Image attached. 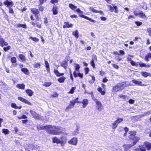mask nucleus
Masks as SVG:
<instances>
[{
    "instance_id": "obj_1",
    "label": "nucleus",
    "mask_w": 151,
    "mask_h": 151,
    "mask_svg": "<svg viewBox=\"0 0 151 151\" xmlns=\"http://www.w3.org/2000/svg\"><path fill=\"white\" fill-rule=\"evenodd\" d=\"M45 129L49 134L56 135L61 134V131L63 130V128L60 127L48 125L45 126Z\"/></svg>"
},
{
    "instance_id": "obj_2",
    "label": "nucleus",
    "mask_w": 151,
    "mask_h": 151,
    "mask_svg": "<svg viewBox=\"0 0 151 151\" xmlns=\"http://www.w3.org/2000/svg\"><path fill=\"white\" fill-rule=\"evenodd\" d=\"M136 133L135 132H130V135L129 137V138L132 139L134 142L132 145L130 144L124 145L123 147L124 148V151H127L131 147L135 145L139 140V137L134 136V135L136 134Z\"/></svg>"
},
{
    "instance_id": "obj_3",
    "label": "nucleus",
    "mask_w": 151,
    "mask_h": 151,
    "mask_svg": "<svg viewBox=\"0 0 151 151\" xmlns=\"http://www.w3.org/2000/svg\"><path fill=\"white\" fill-rule=\"evenodd\" d=\"M76 11V12H78V13L80 17H81L84 18L86 19L89 20L92 22H95V20L89 18L88 17L84 15H83L82 14L83 13V12L81 11L79 8L77 9Z\"/></svg>"
},
{
    "instance_id": "obj_4",
    "label": "nucleus",
    "mask_w": 151,
    "mask_h": 151,
    "mask_svg": "<svg viewBox=\"0 0 151 151\" xmlns=\"http://www.w3.org/2000/svg\"><path fill=\"white\" fill-rule=\"evenodd\" d=\"M112 89L113 92H117L122 89L119 83H118L116 85L113 86Z\"/></svg>"
},
{
    "instance_id": "obj_5",
    "label": "nucleus",
    "mask_w": 151,
    "mask_h": 151,
    "mask_svg": "<svg viewBox=\"0 0 151 151\" xmlns=\"http://www.w3.org/2000/svg\"><path fill=\"white\" fill-rule=\"evenodd\" d=\"M24 147L26 150L35 149L37 148L36 146L32 144H26Z\"/></svg>"
},
{
    "instance_id": "obj_6",
    "label": "nucleus",
    "mask_w": 151,
    "mask_h": 151,
    "mask_svg": "<svg viewBox=\"0 0 151 151\" xmlns=\"http://www.w3.org/2000/svg\"><path fill=\"white\" fill-rule=\"evenodd\" d=\"M30 112L32 116L35 119H41V116L40 115L37 114L35 111L32 110H30Z\"/></svg>"
},
{
    "instance_id": "obj_7",
    "label": "nucleus",
    "mask_w": 151,
    "mask_h": 151,
    "mask_svg": "<svg viewBox=\"0 0 151 151\" xmlns=\"http://www.w3.org/2000/svg\"><path fill=\"white\" fill-rule=\"evenodd\" d=\"M78 139L76 137H73L70 140L68 141V143L71 145H76L78 143Z\"/></svg>"
},
{
    "instance_id": "obj_8",
    "label": "nucleus",
    "mask_w": 151,
    "mask_h": 151,
    "mask_svg": "<svg viewBox=\"0 0 151 151\" xmlns=\"http://www.w3.org/2000/svg\"><path fill=\"white\" fill-rule=\"evenodd\" d=\"M4 4L6 5L7 7L9 8L12 7L14 5V3L13 1H9L7 0L4 2Z\"/></svg>"
},
{
    "instance_id": "obj_9",
    "label": "nucleus",
    "mask_w": 151,
    "mask_h": 151,
    "mask_svg": "<svg viewBox=\"0 0 151 151\" xmlns=\"http://www.w3.org/2000/svg\"><path fill=\"white\" fill-rule=\"evenodd\" d=\"M89 9L91 11L95 13H99L103 15L104 14L102 11H97L93 7H89Z\"/></svg>"
},
{
    "instance_id": "obj_10",
    "label": "nucleus",
    "mask_w": 151,
    "mask_h": 151,
    "mask_svg": "<svg viewBox=\"0 0 151 151\" xmlns=\"http://www.w3.org/2000/svg\"><path fill=\"white\" fill-rule=\"evenodd\" d=\"M132 82L135 84L140 86H145L146 85L142 84V82L141 81H139L138 80H133L132 81Z\"/></svg>"
},
{
    "instance_id": "obj_11",
    "label": "nucleus",
    "mask_w": 151,
    "mask_h": 151,
    "mask_svg": "<svg viewBox=\"0 0 151 151\" xmlns=\"http://www.w3.org/2000/svg\"><path fill=\"white\" fill-rule=\"evenodd\" d=\"M96 104L97 105V109L99 111H101V104L99 101L97 99H95V100Z\"/></svg>"
},
{
    "instance_id": "obj_12",
    "label": "nucleus",
    "mask_w": 151,
    "mask_h": 151,
    "mask_svg": "<svg viewBox=\"0 0 151 151\" xmlns=\"http://www.w3.org/2000/svg\"><path fill=\"white\" fill-rule=\"evenodd\" d=\"M18 99L20 101L24 102L25 104L30 105H32V104L29 102L22 97H18Z\"/></svg>"
},
{
    "instance_id": "obj_13",
    "label": "nucleus",
    "mask_w": 151,
    "mask_h": 151,
    "mask_svg": "<svg viewBox=\"0 0 151 151\" xmlns=\"http://www.w3.org/2000/svg\"><path fill=\"white\" fill-rule=\"evenodd\" d=\"M19 57L20 60V61H21L24 62L26 61L27 60V58L25 57V56L23 54H19Z\"/></svg>"
},
{
    "instance_id": "obj_14",
    "label": "nucleus",
    "mask_w": 151,
    "mask_h": 151,
    "mask_svg": "<svg viewBox=\"0 0 151 151\" xmlns=\"http://www.w3.org/2000/svg\"><path fill=\"white\" fill-rule=\"evenodd\" d=\"M73 75L74 77H79L81 78H82L83 77V74L81 73H77L76 72H74Z\"/></svg>"
},
{
    "instance_id": "obj_15",
    "label": "nucleus",
    "mask_w": 151,
    "mask_h": 151,
    "mask_svg": "<svg viewBox=\"0 0 151 151\" xmlns=\"http://www.w3.org/2000/svg\"><path fill=\"white\" fill-rule=\"evenodd\" d=\"M119 83L120 84V86L122 89H124V87H127L129 85L128 82L126 81L125 82Z\"/></svg>"
},
{
    "instance_id": "obj_16",
    "label": "nucleus",
    "mask_w": 151,
    "mask_h": 151,
    "mask_svg": "<svg viewBox=\"0 0 151 151\" xmlns=\"http://www.w3.org/2000/svg\"><path fill=\"white\" fill-rule=\"evenodd\" d=\"M76 102L77 101L76 100H74L72 101H71L69 106L66 108V109H67L69 108H72Z\"/></svg>"
},
{
    "instance_id": "obj_17",
    "label": "nucleus",
    "mask_w": 151,
    "mask_h": 151,
    "mask_svg": "<svg viewBox=\"0 0 151 151\" xmlns=\"http://www.w3.org/2000/svg\"><path fill=\"white\" fill-rule=\"evenodd\" d=\"M144 146H145L148 150L151 149V143L149 142H145L144 144Z\"/></svg>"
},
{
    "instance_id": "obj_18",
    "label": "nucleus",
    "mask_w": 151,
    "mask_h": 151,
    "mask_svg": "<svg viewBox=\"0 0 151 151\" xmlns=\"http://www.w3.org/2000/svg\"><path fill=\"white\" fill-rule=\"evenodd\" d=\"M60 139H61L60 141L62 144H65L67 140L66 137L63 136H61Z\"/></svg>"
},
{
    "instance_id": "obj_19",
    "label": "nucleus",
    "mask_w": 151,
    "mask_h": 151,
    "mask_svg": "<svg viewBox=\"0 0 151 151\" xmlns=\"http://www.w3.org/2000/svg\"><path fill=\"white\" fill-rule=\"evenodd\" d=\"M73 26V24L71 23H69L68 22H65L64 23V24L63 26V27L65 28L70 27H72Z\"/></svg>"
},
{
    "instance_id": "obj_20",
    "label": "nucleus",
    "mask_w": 151,
    "mask_h": 151,
    "mask_svg": "<svg viewBox=\"0 0 151 151\" xmlns=\"http://www.w3.org/2000/svg\"><path fill=\"white\" fill-rule=\"evenodd\" d=\"M139 17L143 19L145 18L147 19L146 16L145 14L142 11H139Z\"/></svg>"
},
{
    "instance_id": "obj_21",
    "label": "nucleus",
    "mask_w": 151,
    "mask_h": 151,
    "mask_svg": "<svg viewBox=\"0 0 151 151\" xmlns=\"http://www.w3.org/2000/svg\"><path fill=\"white\" fill-rule=\"evenodd\" d=\"M52 140L53 142L54 143H56L57 144H61L60 140L56 137H53L52 139Z\"/></svg>"
},
{
    "instance_id": "obj_22",
    "label": "nucleus",
    "mask_w": 151,
    "mask_h": 151,
    "mask_svg": "<svg viewBox=\"0 0 151 151\" xmlns=\"http://www.w3.org/2000/svg\"><path fill=\"white\" fill-rule=\"evenodd\" d=\"M139 148H137L134 150L135 151H146L145 147L142 146H139Z\"/></svg>"
},
{
    "instance_id": "obj_23",
    "label": "nucleus",
    "mask_w": 151,
    "mask_h": 151,
    "mask_svg": "<svg viewBox=\"0 0 151 151\" xmlns=\"http://www.w3.org/2000/svg\"><path fill=\"white\" fill-rule=\"evenodd\" d=\"M83 104V107L84 108L88 104V101L87 99H84L83 100L82 102Z\"/></svg>"
},
{
    "instance_id": "obj_24",
    "label": "nucleus",
    "mask_w": 151,
    "mask_h": 151,
    "mask_svg": "<svg viewBox=\"0 0 151 151\" xmlns=\"http://www.w3.org/2000/svg\"><path fill=\"white\" fill-rule=\"evenodd\" d=\"M139 65L141 68L144 67L149 68L151 66L150 65H146L144 63H139Z\"/></svg>"
},
{
    "instance_id": "obj_25",
    "label": "nucleus",
    "mask_w": 151,
    "mask_h": 151,
    "mask_svg": "<svg viewBox=\"0 0 151 151\" xmlns=\"http://www.w3.org/2000/svg\"><path fill=\"white\" fill-rule=\"evenodd\" d=\"M31 11L35 15L37 14L39 12L38 9L35 8L31 9Z\"/></svg>"
},
{
    "instance_id": "obj_26",
    "label": "nucleus",
    "mask_w": 151,
    "mask_h": 151,
    "mask_svg": "<svg viewBox=\"0 0 151 151\" xmlns=\"http://www.w3.org/2000/svg\"><path fill=\"white\" fill-rule=\"evenodd\" d=\"M26 93L30 96H31L32 95L33 93V91L30 89H27L26 90Z\"/></svg>"
},
{
    "instance_id": "obj_27",
    "label": "nucleus",
    "mask_w": 151,
    "mask_h": 151,
    "mask_svg": "<svg viewBox=\"0 0 151 151\" xmlns=\"http://www.w3.org/2000/svg\"><path fill=\"white\" fill-rule=\"evenodd\" d=\"M151 58V53H148L145 57V60L148 61L149 60L150 58Z\"/></svg>"
},
{
    "instance_id": "obj_28",
    "label": "nucleus",
    "mask_w": 151,
    "mask_h": 151,
    "mask_svg": "<svg viewBox=\"0 0 151 151\" xmlns=\"http://www.w3.org/2000/svg\"><path fill=\"white\" fill-rule=\"evenodd\" d=\"M73 35H74L76 39L79 37L78 32V30H76L75 31L73 32Z\"/></svg>"
},
{
    "instance_id": "obj_29",
    "label": "nucleus",
    "mask_w": 151,
    "mask_h": 151,
    "mask_svg": "<svg viewBox=\"0 0 151 151\" xmlns=\"http://www.w3.org/2000/svg\"><path fill=\"white\" fill-rule=\"evenodd\" d=\"M17 87L19 89H24V88L25 85L24 83L18 84Z\"/></svg>"
},
{
    "instance_id": "obj_30",
    "label": "nucleus",
    "mask_w": 151,
    "mask_h": 151,
    "mask_svg": "<svg viewBox=\"0 0 151 151\" xmlns=\"http://www.w3.org/2000/svg\"><path fill=\"white\" fill-rule=\"evenodd\" d=\"M66 78L64 76H62L58 79V81L60 83H63L64 82Z\"/></svg>"
},
{
    "instance_id": "obj_31",
    "label": "nucleus",
    "mask_w": 151,
    "mask_h": 151,
    "mask_svg": "<svg viewBox=\"0 0 151 151\" xmlns=\"http://www.w3.org/2000/svg\"><path fill=\"white\" fill-rule=\"evenodd\" d=\"M21 70L26 74H28L29 73V70L27 68H23L21 69Z\"/></svg>"
},
{
    "instance_id": "obj_32",
    "label": "nucleus",
    "mask_w": 151,
    "mask_h": 151,
    "mask_svg": "<svg viewBox=\"0 0 151 151\" xmlns=\"http://www.w3.org/2000/svg\"><path fill=\"white\" fill-rule=\"evenodd\" d=\"M53 12L54 14H57L58 8L56 6L53 7Z\"/></svg>"
},
{
    "instance_id": "obj_33",
    "label": "nucleus",
    "mask_w": 151,
    "mask_h": 151,
    "mask_svg": "<svg viewBox=\"0 0 151 151\" xmlns=\"http://www.w3.org/2000/svg\"><path fill=\"white\" fill-rule=\"evenodd\" d=\"M69 6L72 10H74L75 9H76L77 8V6H74L71 4H69Z\"/></svg>"
},
{
    "instance_id": "obj_34",
    "label": "nucleus",
    "mask_w": 151,
    "mask_h": 151,
    "mask_svg": "<svg viewBox=\"0 0 151 151\" xmlns=\"http://www.w3.org/2000/svg\"><path fill=\"white\" fill-rule=\"evenodd\" d=\"M150 114H151V110L145 112L143 114L141 115L140 116L141 117H142L146 115H148Z\"/></svg>"
},
{
    "instance_id": "obj_35",
    "label": "nucleus",
    "mask_w": 151,
    "mask_h": 151,
    "mask_svg": "<svg viewBox=\"0 0 151 151\" xmlns=\"http://www.w3.org/2000/svg\"><path fill=\"white\" fill-rule=\"evenodd\" d=\"M17 27H22L25 29L27 28V26L26 24H17Z\"/></svg>"
},
{
    "instance_id": "obj_36",
    "label": "nucleus",
    "mask_w": 151,
    "mask_h": 151,
    "mask_svg": "<svg viewBox=\"0 0 151 151\" xmlns=\"http://www.w3.org/2000/svg\"><path fill=\"white\" fill-rule=\"evenodd\" d=\"M98 91L100 92L102 95H104L105 94V92L104 91H102V89L101 88L99 87L98 88Z\"/></svg>"
},
{
    "instance_id": "obj_37",
    "label": "nucleus",
    "mask_w": 151,
    "mask_h": 151,
    "mask_svg": "<svg viewBox=\"0 0 151 151\" xmlns=\"http://www.w3.org/2000/svg\"><path fill=\"white\" fill-rule=\"evenodd\" d=\"M76 89V87H72L70 90V91L68 92L70 94H73L74 92V90Z\"/></svg>"
},
{
    "instance_id": "obj_38",
    "label": "nucleus",
    "mask_w": 151,
    "mask_h": 151,
    "mask_svg": "<svg viewBox=\"0 0 151 151\" xmlns=\"http://www.w3.org/2000/svg\"><path fill=\"white\" fill-rule=\"evenodd\" d=\"M11 61L12 63H16L17 61L16 58L14 57H12L11 58Z\"/></svg>"
},
{
    "instance_id": "obj_39",
    "label": "nucleus",
    "mask_w": 151,
    "mask_h": 151,
    "mask_svg": "<svg viewBox=\"0 0 151 151\" xmlns=\"http://www.w3.org/2000/svg\"><path fill=\"white\" fill-rule=\"evenodd\" d=\"M118 124L115 121L114 122L112 123V128L113 129H115L117 127Z\"/></svg>"
},
{
    "instance_id": "obj_40",
    "label": "nucleus",
    "mask_w": 151,
    "mask_h": 151,
    "mask_svg": "<svg viewBox=\"0 0 151 151\" xmlns=\"http://www.w3.org/2000/svg\"><path fill=\"white\" fill-rule=\"evenodd\" d=\"M61 66L66 69L67 68V63L64 62L61 64Z\"/></svg>"
},
{
    "instance_id": "obj_41",
    "label": "nucleus",
    "mask_w": 151,
    "mask_h": 151,
    "mask_svg": "<svg viewBox=\"0 0 151 151\" xmlns=\"http://www.w3.org/2000/svg\"><path fill=\"white\" fill-rule=\"evenodd\" d=\"M141 74L142 76L145 77H147L148 76V73L145 72H141Z\"/></svg>"
},
{
    "instance_id": "obj_42",
    "label": "nucleus",
    "mask_w": 151,
    "mask_h": 151,
    "mask_svg": "<svg viewBox=\"0 0 151 151\" xmlns=\"http://www.w3.org/2000/svg\"><path fill=\"white\" fill-rule=\"evenodd\" d=\"M123 120V118H118L117 120L115 121L118 124H119Z\"/></svg>"
},
{
    "instance_id": "obj_43",
    "label": "nucleus",
    "mask_w": 151,
    "mask_h": 151,
    "mask_svg": "<svg viewBox=\"0 0 151 151\" xmlns=\"http://www.w3.org/2000/svg\"><path fill=\"white\" fill-rule=\"evenodd\" d=\"M78 129L79 128L78 126L77 127V128L75 130L74 132L72 133V134L73 135H76L78 132Z\"/></svg>"
},
{
    "instance_id": "obj_44",
    "label": "nucleus",
    "mask_w": 151,
    "mask_h": 151,
    "mask_svg": "<svg viewBox=\"0 0 151 151\" xmlns=\"http://www.w3.org/2000/svg\"><path fill=\"white\" fill-rule=\"evenodd\" d=\"M37 128L40 130L44 129H45V126H41L40 125H38L37 127Z\"/></svg>"
},
{
    "instance_id": "obj_45",
    "label": "nucleus",
    "mask_w": 151,
    "mask_h": 151,
    "mask_svg": "<svg viewBox=\"0 0 151 151\" xmlns=\"http://www.w3.org/2000/svg\"><path fill=\"white\" fill-rule=\"evenodd\" d=\"M74 67L75 70L78 71H79V70L80 68V65L78 64H76Z\"/></svg>"
},
{
    "instance_id": "obj_46",
    "label": "nucleus",
    "mask_w": 151,
    "mask_h": 151,
    "mask_svg": "<svg viewBox=\"0 0 151 151\" xmlns=\"http://www.w3.org/2000/svg\"><path fill=\"white\" fill-rule=\"evenodd\" d=\"M9 130L7 129H2V132L4 133L5 134H7L9 132Z\"/></svg>"
},
{
    "instance_id": "obj_47",
    "label": "nucleus",
    "mask_w": 151,
    "mask_h": 151,
    "mask_svg": "<svg viewBox=\"0 0 151 151\" xmlns=\"http://www.w3.org/2000/svg\"><path fill=\"white\" fill-rule=\"evenodd\" d=\"M52 84V83L50 82H45L44 84H43V86H45L48 87L50 86Z\"/></svg>"
},
{
    "instance_id": "obj_48",
    "label": "nucleus",
    "mask_w": 151,
    "mask_h": 151,
    "mask_svg": "<svg viewBox=\"0 0 151 151\" xmlns=\"http://www.w3.org/2000/svg\"><path fill=\"white\" fill-rule=\"evenodd\" d=\"M54 72L55 74L56 75V76L58 77L60 76V73H59L58 71L55 69L54 70Z\"/></svg>"
},
{
    "instance_id": "obj_49",
    "label": "nucleus",
    "mask_w": 151,
    "mask_h": 151,
    "mask_svg": "<svg viewBox=\"0 0 151 151\" xmlns=\"http://www.w3.org/2000/svg\"><path fill=\"white\" fill-rule=\"evenodd\" d=\"M4 42V40L2 38L0 37V45L2 47H3Z\"/></svg>"
},
{
    "instance_id": "obj_50",
    "label": "nucleus",
    "mask_w": 151,
    "mask_h": 151,
    "mask_svg": "<svg viewBox=\"0 0 151 151\" xmlns=\"http://www.w3.org/2000/svg\"><path fill=\"white\" fill-rule=\"evenodd\" d=\"M91 65L93 67V68H95V64L94 63V60L93 59H92L91 62Z\"/></svg>"
},
{
    "instance_id": "obj_51",
    "label": "nucleus",
    "mask_w": 151,
    "mask_h": 151,
    "mask_svg": "<svg viewBox=\"0 0 151 151\" xmlns=\"http://www.w3.org/2000/svg\"><path fill=\"white\" fill-rule=\"evenodd\" d=\"M30 39L32 40L33 41L35 42H38L39 41V39L36 37H32L29 38Z\"/></svg>"
},
{
    "instance_id": "obj_52",
    "label": "nucleus",
    "mask_w": 151,
    "mask_h": 151,
    "mask_svg": "<svg viewBox=\"0 0 151 151\" xmlns=\"http://www.w3.org/2000/svg\"><path fill=\"white\" fill-rule=\"evenodd\" d=\"M109 7V10L111 12H113L114 11V7H112L110 5H108Z\"/></svg>"
},
{
    "instance_id": "obj_53",
    "label": "nucleus",
    "mask_w": 151,
    "mask_h": 151,
    "mask_svg": "<svg viewBox=\"0 0 151 151\" xmlns=\"http://www.w3.org/2000/svg\"><path fill=\"white\" fill-rule=\"evenodd\" d=\"M135 23L138 26H141L142 24V22H139L136 21L135 22Z\"/></svg>"
},
{
    "instance_id": "obj_54",
    "label": "nucleus",
    "mask_w": 151,
    "mask_h": 151,
    "mask_svg": "<svg viewBox=\"0 0 151 151\" xmlns=\"http://www.w3.org/2000/svg\"><path fill=\"white\" fill-rule=\"evenodd\" d=\"M147 32L149 33V35L150 36H151V28H149L147 29Z\"/></svg>"
},
{
    "instance_id": "obj_55",
    "label": "nucleus",
    "mask_w": 151,
    "mask_h": 151,
    "mask_svg": "<svg viewBox=\"0 0 151 151\" xmlns=\"http://www.w3.org/2000/svg\"><path fill=\"white\" fill-rule=\"evenodd\" d=\"M130 63L131 64L134 66H136L137 65V64L135 62H134L133 61H131L130 62Z\"/></svg>"
},
{
    "instance_id": "obj_56",
    "label": "nucleus",
    "mask_w": 151,
    "mask_h": 151,
    "mask_svg": "<svg viewBox=\"0 0 151 151\" xmlns=\"http://www.w3.org/2000/svg\"><path fill=\"white\" fill-rule=\"evenodd\" d=\"M34 66L35 68H38L40 66V64L38 63H37L34 64Z\"/></svg>"
},
{
    "instance_id": "obj_57",
    "label": "nucleus",
    "mask_w": 151,
    "mask_h": 151,
    "mask_svg": "<svg viewBox=\"0 0 151 151\" xmlns=\"http://www.w3.org/2000/svg\"><path fill=\"white\" fill-rule=\"evenodd\" d=\"M112 65L113 66V67L115 68L116 69H118L119 68V67L118 65L115 64H112Z\"/></svg>"
},
{
    "instance_id": "obj_58",
    "label": "nucleus",
    "mask_w": 151,
    "mask_h": 151,
    "mask_svg": "<svg viewBox=\"0 0 151 151\" xmlns=\"http://www.w3.org/2000/svg\"><path fill=\"white\" fill-rule=\"evenodd\" d=\"M45 64L46 68H48V67H49V65L47 61L45 60Z\"/></svg>"
},
{
    "instance_id": "obj_59",
    "label": "nucleus",
    "mask_w": 151,
    "mask_h": 151,
    "mask_svg": "<svg viewBox=\"0 0 151 151\" xmlns=\"http://www.w3.org/2000/svg\"><path fill=\"white\" fill-rule=\"evenodd\" d=\"M9 13H10L13 14L14 13V11L12 9L11 7L9 8Z\"/></svg>"
},
{
    "instance_id": "obj_60",
    "label": "nucleus",
    "mask_w": 151,
    "mask_h": 151,
    "mask_svg": "<svg viewBox=\"0 0 151 151\" xmlns=\"http://www.w3.org/2000/svg\"><path fill=\"white\" fill-rule=\"evenodd\" d=\"M11 106L15 108H17V106L16 104L15 103H12L11 104Z\"/></svg>"
},
{
    "instance_id": "obj_61",
    "label": "nucleus",
    "mask_w": 151,
    "mask_h": 151,
    "mask_svg": "<svg viewBox=\"0 0 151 151\" xmlns=\"http://www.w3.org/2000/svg\"><path fill=\"white\" fill-rule=\"evenodd\" d=\"M89 71V69L88 68H85V73L86 74H88Z\"/></svg>"
},
{
    "instance_id": "obj_62",
    "label": "nucleus",
    "mask_w": 151,
    "mask_h": 151,
    "mask_svg": "<svg viewBox=\"0 0 151 151\" xmlns=\"http://www.w3.org/2000/svg\"><path fill=\"white\" fill-rule=\"evenodd\" d=\"M114 9H115V12L116 13H118V10L117 9V7L116 6H114Z\"/></svg>"
},
{
    "instance_id": "obj_63",
    "label": "nucleus",
    "mask_w": 151,
    "mask_h": 151,
    "mask_svg": "<svg viewBox=\"0 0 151 151\" xmlns=\"http://www.w3.org/2000/svg\"><path fill=\"white\" fill-rule=\"evenodd\" d=\"M58 0H51V2L54 4L55 3H56L58 2Z\"/></svg>"
},
{
    "instance_id": "obj_64",
    "label": "nucleus",
    "mask_w": 151,
    "mask_h": 151,
    "mask_svg": "<svg viewBox=\"0 0 151 151\" xmlns=\"http://www.w3.org/2000/svg\"><path fill=\"white\" fill-rule=\"evenodd\" d=\"M119 97L120 98H122L124 99H125L126 98V96H125L121 94L119 95Z\"/></svg>"
}]
</instances>
